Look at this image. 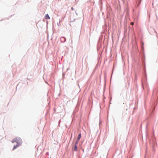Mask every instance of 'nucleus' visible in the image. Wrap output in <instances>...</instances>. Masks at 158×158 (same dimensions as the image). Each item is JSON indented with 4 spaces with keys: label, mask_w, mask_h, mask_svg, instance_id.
<instances>
[{
    "label": "nucleus",
    "mask_w": 158,
    "mask_h": 158,
    "mask_svg": "<svg viewBox=\"0 0 158 158\" xmlns=\"http://www.w3.org/2000/svg\"><path fill=\"white\" fill-rule=\"evenodd\" d=\"M12 142L13 143L14 142H16L17 144L20 146L22 143V140L20 138L17 137L14 138L12 140Z\"/></svg>",
    "instance_id": "obj_1"
},
{
    "label": "nucleus",
    "mask_w": 158,
    "mask_h": 158,
    "mask_svg": "<svg viewBox=\"0 0 158 158\" xmlns=\"http://www.w3.org/2000/svg\"><path fill=\"white\" fill-rule=\"evenodd\" d=\"M81 137V134H79L78 135V137L77 139V140L76 142V144H77L78 142V141Z\"/></svg>",
    "instance_id": "obj_2"
},
{
    "label": "nucleus",
    "mask_w": 158,
    "mask_h": 158,
    "mask_svg": "<svg viewBox=\"0 0 158 158\" xmlns=\"http://www.w3.org/2000/svg\"><path fill=\"white\" fill-rule=\"evenodd\" d=\"M45 19H50V18L48 14L46 15L45 16Z\"/></svg>",
    "instance_id": "obj_3"
},
{
    "label": "nucleus",
    "mask_w": 158,
    "mask_h": 158,
    "mask_svg": "<svg viewBox=\"0 0 158 158\" xmlns=\"http://www.w3.org/2000/svg\"><path fill=\"white\" fill-rule=\"evenodd\" d=\"M77 144H76V143L75 144L74 147V150L75 151L77 150Z\"/></svg>",
    "instance_id": "obj_4"
},
{
    "label": "nucleus",
    "mask_w": 158,
    "mask_h": 158,
    "mask_svg": "<svg viewBox=\"0 0 158 158\" xmlns=\"http://www.w3.org/2000/svg\"><path fill=\"white\" fill-rule=\"evenodd\" d=\"M19 146V145H18L17 144L16 145H15L14 146V148L13 149V150H14L15 149V148H16L17 147Z\"/></svg>",
    "instance_id": "obj_5"
},
{
    "label": "nucleus",
    "mask_w": 158,
    "mask_h": 158,
    "mask_svg": "<svg viewBox=\"0 0 158 158\" xmlns=\"http://www.w3.org/2000/svg\"><path fill=\"white\" fill-rule=\"evenodd\" d=\"M133 24H134V23H133V22H131V25H133Z\"/></svg>",
    "instance_id": "obj_6"
},
{
    "label": "nucleus",
    "mask_w": 158,
    "mask_h": 158,
    "mask_svg": "<svg viewBox=\"0 0 158 158\" xmlns=\"http://www.w3.org/2000/svg\"><path fill=\"white\" fill-rule=\"evenodd\" d=\"M71 9H72V10H73V7H72V8H71Z\"/></svg>",
    "instance_id": "obj_7"
},
{
    "label": "nucleus",
    "mask_w": 158,
    "mask_h": 158,
    "mask_svg": "<svg viewBox=\"0 0 158 158\" xmlns=\"http://www.w3.org/2000/svg\"><path fill=\"white\" fill-rule=\"evenodd\" d=\"M61 39H64V37H62V38H61Z\"/></svg>",
    "instance_id": "obj_8"
}]
</instances>
